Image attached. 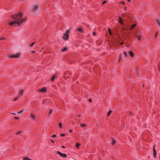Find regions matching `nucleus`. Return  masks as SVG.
I'll return each instance as SVG.
<instances>
[{
  "label": "nucleus",
  "mask_w": 160,
  "mask_h": 160,
  "mask_svg": "<svg viewBox=\"0 0 160 160\" xmlns=\"http://www.w3.org/2000/svg\"><path fill=\"white\" fill-rule=\"evenodd\" d=\"M23 14L21 12L15 14L12 16L14 20L10 21L8 24L13 27L19 26L22 23L26 21L25 18H22Z\"/></svg>",
  "instance_id": "f257e3e1"
},
{
  "label": "nucleus",
  "mask_w": 160,
  "mask_h": 160,
  "mask_svg": "<svg viewBox=\"0 0 160 160\" xmlns=\"http://www.w3.org/2000/svg\"><path fill=\"white\" fill-rule=\"evenodd\" d=\"M39 7V6L38 4L34 5V6L32 7V9L31 11V13L32 14H34L38 11Z\"/></svg>",
  "instance_id": "f03ea898"
},
{
  "label": "nucleus",
  "mask_w": 160,
  "mask_h": 160,
  "mask_svg": "<svg viewBox=\"0 0 160 160\" xmlns=\"http://www.w3.org/2000/svg\"><path fill=\"white\" fill-rule=\"evenodd\" d=\"M21 56V54L20 53H18L10 55L9 56V58H19Z\"/></svg>",
  "instance_id": "7ed1b4c3"
},
{
  "label": "nucleus",
  "mask_w": 160,
  "mask_h": 160,
  "mask_svg": "<svg viewBox=\"0 0 160 160\" xmlns=\"http://www.w3.org/2000/svg\"><path fill=\"white\" fill-rule=\"evenodd\" d=\"M62 38L64 40H67L69 38V35L68 34L64 33L62 36Z\"/></svg>",
  "instance_id": "20e7f679"
},
{
  "label": "nucleus",
  "mask_w": 160,
  "mask_h": 160,
  "mask_svg": "<svg viewBox=\"0 0 160 160\" xmlns=\"http://www.w3.org/2000/svg\"><path fill=\"white\" fill-rule=\"evenodd\" d=\"M57 153L60 156L63 157V158H66L67 157V155L66 154L62 153L59 152V151H57Z\"/></svg>",
  "instance_id": "39448f33"
},
{
  "label": "nucleus",
  "mask_w": 160,
  "mask_h": 160,
  "mask_svg": "<svg viewBox=\"0 0 160 160\" xmlns=\"http://www.w3.org/2000/svg\"><path fill=\"white\" fill-rule=\"evenodd\" d=\"M37 91L39 92H44L46 91V87H43L41 89H38Z\"/></svg>",
  "instance_id": "423d86ee"
},
{
  "label": "nucleus",
  "mask_w": 160,
  "mask_h": 160,
  "mask_svg": "<svg viewBox=\"0 0 160 160\" xmlns=\"http://www.w3.org/2000/svg\"><path fill=\"white\" fill-rule=\"evenodd\" d=\"M30 117L32 120H36V116L34 114L31 113Z\"/></svg>",
  "instance_id": "0eeeda50"
},
{
  "label": "nucleus",
  "mask_w": 160,
  "mask_h": 160,
  "mask_svg": "<svg viewBox=\"0 0 160 160\" xmlns=\"http://www.w3.org/2000/svg\"><path fill=\"white\" fill-rule=\"evenodd\" d=\"M155 145H154L153 147V155L154 158H156V157L157 152L156 151L155 149Z\"/></svg>",
  "instance_id": "6e6552de"
},
{
  "label": "nucleus",
  "mask_w": 160,
  "mask_h": 160,
  "mask_svg": "<svg viewBox=\"0 0 160 160\" xmlns=\"http://www.w3.org/2000/svg\"><path fill=\"white\" fill-rule=\"evenodd\" d=\"M156 22L157 23V24L158 25V26L160 28V19H158V18H156L155 19Z\"/></svg>",
  "instance_id": "1a4fd4ad"
},
{
  "label": "nucleus",
  "mask_w": 160,
  "mask_h": 160,
  "mask_svg": "<svg viewBox=\"0 0 160 160\" xmlns=\"http://www.w3.org/2000/svg\"><path fill=\"white\" fill-rule=\"evenodd\" d=\"M119 22L120 23V24H123V22L122 19L120 17H119Z\"/></svg>",
  "instance_id": "9d476101"
},
{
  "label": "nucleus",
  "mask_w": 160,
  "mask_h": 160,
  "mask_svg": "<svg viewBox=\"0 0 160 160\" xmlns=\"http://www.w3.org/2000/svg\"><path fill=\"white\" fill-rule=\"evenodd\" d=\"M23 92H24V90H20L19 92V95L22 96Z\"/></svg>",
  "instance_id": "9b49d317"
},
{
  "label": "nucleus",
  "mask_w": 160,
  "mask_h": 160,
  "mask_svg": "<svg viewBox=\"0 0 160 160\" xmlns=\"http://www.w3.org/2000/svg\"><path fill=\"white\" fill-rule=\"evenodd\" d=\"M129 54L130 56L131 57H133V53L131 51H130V52H129Z\"/></svg>",
  "instance_id": "f8f14e48"
},
{
  "label": "nucleus",
  "mask_w": 160,
  "mask_h": 160,
  "mask_svg": "<svg viewBox=\"0 0 160 160\" xmlns=\"http://www.w3.org/2000/svg\"><path fill=\"white\" fill-rule=\"evenodd\" d=\"M24 109H22L19 112H18V114H22L23 112H24Z\"/></svg>",
  "instance_id": "ddd939ff"
},
{
  "label": "nucleus",
  "mask_w": 160,
  "mask_h": 160,
  "mask_svg": "<svg viewBox=\"0 0 160 160\" xmlns=\"http://www.w3.org/2000/svg\"><path fill=\"white\" fill-rule=\"evenodd\" d=\"M136 37L139 40H140L141 38V36L140 35H136Z\"/></svg>",
  "instance_id": "4468645a"
},
{
  "label": "nucleus",
  "mask_w": 160,
  "mask_h": 160,
  "mask_svg": "<svg viewBox=\"0 0 160 160\" xmlns=\"http://www.w3.org/2000/svg\"><path fill=\"white\" fill-rule=\"evenodd\" d=\"M123 54L124 56V57L125 58H127L128 57V54H127V52H124Z\"/></svg>",
  "instance_id": "2eb2a0df"
},
{
  "label": "nucleus",
  "mask_w": 160,
  "mask_h": 160,
  "mask_svg": "<svg viewBox=\"0 0 160 160\" xmlns=\"http://www.w3.org/2000/svg\"><path fill=\"white\" fill-rule=\"evenodd\" d=\"M71 29V28H70L69 29L67 30L65 33L66 34H68V33L69 32Z\"/></svg>",
  "instance_id": "dca6fc26"
},
{
  "label": "nucleus",
  "mask_w": 160,
  "mask_h": 160,
  "mask_svg": "<svg viewBox=\"0 0 160 160\" xmlns=\"http://www.w3.org/2000/svg\"><path fill=\"white\" fill-rule=\"evenodd\" d=\"M78 31H79L81 32H83V30L81 28H79L78 29Z\"/></svg>",
  "instance_id": "f3484780"
},
{
  "label": "nucleus",
  "mask_w": 160,
  "mask_h": 160,
  "mask_svg": "<svg viewBox=\"0 0 160 160\" xmlns=\"http://www.w3.org/2000/svg\"><path fill=\"white\" fill-rule=\"evenodd\" d=\"M80 126L82 127H85L87 126V125L85 124H82L80 125Z\"/></svg>",
  "instance_id": "a211bd4d"
},
{
  "label": "nucleus",
  "mask_w": 160,
  "mask_h": 160,
  "mask_svg": "<svg viewBox=\"0 0 160 160\" xmlns=\"http://www.w3.org/2000/svg\"><path fill=\"white\" fill-rule=\"evenodd\" d=\"M112 111L111 110H109V112H108V114H107V116H109L110 114V113L112 112Z\"/></svg>",
  "instance_id": "6ab92c4d"
},
{
  "label": "nucleus",
  "mask_w": 160,
  "mask_h": 160,
  "mask_svg": "<svg viewBox=\"0 0 160 160\" xmlns=\"http://www.w3.org/2000/svg\"><path fill=\"white\" fill-rule=\"evenodd\" d=\"M136 25V24H134L133 25H132V26H131V28L130 29V30H132V29L133 28H134L135 26Z\"/></svg>",
  "instance_id": "aec40b11"
},
{
  "label": "nucleus",
  "mask_w": 160,
  "mask_h": 160,
  "mask_svg": "<svg viewBox=\"0 0 160 160\" xmlns=\"http://www.w3.org/2000/svg\"><path fill=\"white\" fill-rule=\"evenodd\" d=\"M67 50V47H65L62 50V51L64 52V51H66Z\"/></svg>",
  "instance_id": "412c9836"
},
{
  "label": "nucleus",
  "mask_w": 160,
  "mask_h": 160,
  "mask_svg": "<svg viewBox=\"0 0 160 160\" xmlns=\"http://www.w3.org/2000/svg\"><path fill=\"white\" fill-rule=\"evenodd\" d=\"M59 126L61 128H62V124L61 122L59 123Z\"/></svg>",
  "instance_id": "4be33fe9"
},
{
  "label": "nucleus",
  "mask_w": 160,
  "mask_h": 160,
  "mask_svg": "<svg viewBox=\"0 0 160 160\" xmlns=\"http://www.w3.org/2000/svg\"><path fill=\"white\" fill-rule=\"evenodd\" d=\"M35 43H36L35 42H32V43H31V44H30V47H32L35 44Z\"/></svg>",
  "instance_id": "5701e85b"
},
{
  "label": "nucleus",
  "mask_w": 160,
  "mask_h": 160,
  "mask_svg": "<svg viewBox=\"0 0 160 160\" xmlns=\"http://www.w3.org/2000/svg\"><path fill=\"white\" fill-rule=\"evenodd\" d=\"M55 76H52V78L51 79V81H53V80L55 78Z\"/></svg>",
  "instance_id": "b1692460"
},
{
  "label": "nucleus",
  "mask_w": 160,
  "mask_h": 160,
  "mask_svg": "<svg viewBox=\"0 0 160 160\" xmlns=\"http://www.w3.org/2000/svg\"><path fill=\"white\" fill-rule=\"evenodd\" d=\"M52 112V110L51 109H50L49 112L48 113V116L50 115V114Z\"/></svg>",
  "instance_id": "393cba45"
},
{
  "label": "nucleus",
  "mask_w": 160,
  "mask_h": 160,
  "mask_svg": "<svg viewBox=\"0 0 160 160\" xmlns=\"http://www.w3.org/2000/svg\"><path fill=\"white\" fill-rule=\"evenodd\" d=\"M80 145H81V144H80V143H77V144H76V147H77V148H79V146Z\"/></svg>",
  "instance_id": "a878e982"
},
{
  "label": "nucleus",
  "mask_w": 160,
  "mask_h": 160,
  "mask_svg": "<svg viewBox=\"0 0 160 160\" xmlns=\"http://www.w3.org/2000/svg\"><path fill=\"white\" fill-rule=\"evenodd\" d=\"M115 141L114 140H113L112 142V145H114L115 144Z\"/></svg>",
  "instance_id": "bb28decb"
},
{
  "label": "nucleus",
  "mask_w": 160,
  "mask_h": 160,
  "mask_svg": "<svg viewBox=\"0 0 160 160\" xmlns=\"http://www.w3.org/2000/svg\"><path fill=\"white\" fill-rule=\"evenodd\" d=\"M108 31H109V34H110V35H112V33L111 32V29H110V28H108Z\"/></svg>",
  "instance_id": "cd10ccee"
},
{
  "label": "nucleus",
  "mask_w": 160,
  "mask_h": 160,
  "mask_svg": "<svg viewBox=\"0 0 160 160\" xmlns=\"http://www.w3.org/2000/svg\"><path fill=\"white\" fill-rule=\"evenodd\" d=\"M28 158L27 157H25L23 159V160H28Z\"/></svg>",
  "instance_id": "c85d7f7f"
},
{
  "label": "nucleus",
  "mask_w": 160,
  "mask_h": 160,
  "mask_svg": "<svg viewBox=\"0 0 160 160\" xmlns=\"http://www.w3.org/2000/svg\"><path fill=\"white\" fill-rule=\"evenodd\" d=\"M107 3V1H104L102 3V4H103Z\"/></svg>",
  "instance_id": "c756f323"
},
{
  "label": "nucleus",
  "mask_w": 160,
  "mask_h": 160,
  "mask_svg": "<svg viewBox=\"0 0 160 160\" xmlns=\"http://www.w3.org/2000/svg\"><path fill=\"white\" fill-rule=\"evenodd\" d=\"M65 136V134H62L60 135V136L61 137H63Z\"/></svg>",
  "instance_id": "7c9ffc66"
},
{
  "label": "nucleus",
  "mask_w": 160,
  "mask_h": 160,
  "mask_svg": "<svg viewBox=\"0 0 160 160\" xmlns=\"http://www.w3.org/2000/svg\"><path fill=\"white\" fill-rule=\"evenodd\" d=\"M158 69L159 71H160V65L158 66Z\"/></svg>",
  "instance_id": "2f4dec72"
},
{
  "label": "nucleus",
  "mask_w": 160,
  "mask_h": 160,
  "mask_svg": "<svg viewBox=\"0 0 160 160\" xmlns=\"http://www.w3.org/2000/svg\"><path fill=\"white\" fill-rule=\"evenodd\" d=\"M18 98V97L16 98L13 101H16Z\"/></svg>",
  "instance_id": "473e14b6"
},
{
  "label": "nucleus",
  "mask_w": 160,
  "mask_h": 160,
  "mask_svg": "<svg viewBox=\"0 0 160 160\" xmlns=\"http://www.w3.org/2000/svg\"><path fill=\"white\" fill-rule=\"evenodd\" d=\"M6 39V38H0V40H2V39Z\"/></svg>",
  "instance_id": "72a5a7b5"
},
{
  "label": "nucleus",
  "mask_w": 160,
  "mask_h": 160,
  "mask_svg": "<svg viewBox=\"0 0 160 160\" xmlns=\"http://www.w3.org/2000/svg\"><path fill=\"white\" fill-rule=\"evenodd\" d=\"M21 132H22V131H19V132H17V133H16V134H17V135H18V134H19V133H20Z\"/></svg>",
  "instance_id": "f704fd0d"
},
{
  "label": "nucleus",
  "mask_w": 160,
  "mask_h": 160,
  "mask_svg": "<svg viewBox=\"0 0 160 160\" xmlns=\"http://www.w3.org/2000/svg\"><path fill=\"white\" fill-rule=\"evenodd\" d=\"M52 137L54 138L56 137V135L55 134H54L52 136Z\"/></svg>",
  "instance_id": "c9c22d12"
},
{
  "label": "nucleus",
  "mask_w": 160,
  "mask_h": 160,
  "mask_svg": "<svg viewBox=\"0 0 160 160\" xmlns=\"http://www.w3.org/2000/svg\"><path fill=\"white\" fill-rule=\"evenodd\" d=\"M121 3L122 4L124 5L125 4V2L123 1H122V2H121Z\"/></svg>",
  "instance_id": "e433bc0d"
},
{
  "label": "nucleus",
  "mask_w": 160,
  "mask_h": 160,
  "mask_svg": "<svg viewBox=\"0 0 160 160\" xmlns=\"http://www.w3.org/2000/svg\"><path fill=\"white\" fill-rule=\"evenodd\" d=\"M14 118L16 119H18V120L19 119V118H18V117H14Z\"/></svg>",
  "instance_id": "4c0bfd02"
},
{
  "label": "nucleus",
  "mask_w": 160,
  "mask_h": 160,
  "mask_svg": "<svg viewBox=\"0 0 160 160\" xmlns=\"http://www.w3.org/2000/svg\"><path fill=\"white\" fill-rule=\"evenodd\" d=\"M158 32H157L155 34V37H156L157 36V35L158 34Z\"/></svg>",
  "instance_id": "58836bf2"
},
{
  "label": "nucleus",
  "mask_w": 160,
  "mask_h": 160,
  "mask_svg": "<svg viewBox=\"0 0 160 160\" xmlns=\"http://www.w3.org/2000/svg\"><path fill=\"white\" fill-rule=\"evenodd\" d=\"M35 52V51H32V53H34Z\"/></svg>",
  "instance_id": "ea45409f"
},
{
  "label": "nucleus",
  "mask_w": 160,
  "mask_h": 160,
  "mask_svg": "<svg viewBox=\"0 0 160 160\" xmlns=\"http://www.w3.org/2000/svg\"><path fill=\"white\" fill-rule=\"evenodd\" d=\"M51 141L52 142V143H54V141L52 140H51Z\"/></svg>",
  "instance_id": "a19ab883"
},
{
  "label": "nucleus",
  "mask_w": 160,
  "mask_h": 160,
  "mask_svg": "<svg viewBox=\"0 0 160 160\" xmlns=\"http://www.w3.org/2000/svg\"><path fill=\"white\" fill-rule=\"evenodd\" d=\"M93 35H95L96 34V33L95 32H93Z\"/></svg>",
  "instance_id": "79ce46f5"
},
{
  "label": "nucleus",
  "mask_w": 160,
  "mask_h": 160,
  "mask_svg": "<svg viewBox=\"0 0 160 160\" xmlns=\"http://www.w3.org/2000/svg\"><path fill=\"white\" fill-rule=\"evenodd\" d=\"M69 132H72V130H70L69 131Z\"/></svg>",
  "instance_id": "37998d69"
},
{
  "label": "nucleus",
  "mask_w": 160,
  "mask_h": 160,
  "mask_svg": "<svg viewBox=\"0 0 160 160\" xmlns=\"http://www.w3.org/2000/svg\"><path fill=\"white\" fill-rule=\"evenodd\" d=\"M89 101L90 102H91L92 101V100L91 99H89Z\"/></svg>",
  "instance_id": "c03bdc74"
},
{
  "label": "nucleus",
  "mask_w": 160,
  "mask_h": 160,
  "mask_svg": "<svg viewBox=\"0 0 160 160\" xmlns=\"http://www.w3.org/2000/svg\"><path fill=\"white\" fill-rule=\"evenodd\" d=\"M128 2H130L131 1V0H127Z\"/></svg>",
  "instance_id": "a18cd8bd"
},
{
  "label": "nucleus",
  "mask_w": 160,
  "mask_h": 160,
  "mask_svg": "<svg viewBox=\"0 0 160 160\" xmlns=\"http://www.w3.org/2000/svg\"><path fill=\"white\" fill-rule=\"evenodd\" d=\"M62 148H65V147L64 146H62Z\"/></svg>",
  "instance_id": "49530a36"
},
{
  "label": "nucleus",
  "mask_w": 160,
  "mask_h": 160,
  "mask_svg": "<svg viewBox=\"0 0 160 160\" xmlns=\"http://www.w3.org/2000/svg\"><path fill=\"white\" fill-rule=\"evenodd\" d=\"M12 113V114H14V115H16V114L15 113Z\"/></svg>",
  "instance_id": "de8ad7c7"
},
{
  "label": "nucleus",
  "mask_w": 160,
  "mask_h": 160,
  "mask_svg": "<svg viewBox=\"0 0 160 160\" xmlns=\"http://www.w3.org/2000/svg\"><path fill=\"white\" fill-rule=\"evenodd\" d=\"M124 9H125V10H126V7H125L124 8Z\"/></svg>",
  "instance_id": "09e8293b"
},
{
  "label": "nucleus",
  "mask_w": 160,
  "mask_h": 160,
  "mask_svg": "<svg viewBox=\"0 0 160 160\" xmlns=\"http://www.w3.org/2000/svg\"><path fill=\"white\" fill-rule=\"evenodd\" d=\"M121 57H120V58H119V61H120V60L121 59Z\"/></svg>",
  "instance_id": "8fccbe9b"
},
{
  "label": "nucleus",
  "mask_w": 160,
  "mask_h": 160,
  "mask_svg": "<svg viewBox=\"0 0 160 160\" xmlns=\"http://www.w3.org/2000/svg\"><path fill=\"white\" fill-rule=\"evenodd\" d=\"M28 160H32L31 159L28 158Z\"/></svg>",
  "instance_id": "3c124183"
},
{
  "label": "nucleus",
  "mask_w": 160,
  "mask_h": 160,
  "mask_svg": "<svg viewBox=\"0 0 160 160\" xmlns=\"http://www.w3.org/2000/svg\"><path fill=\"white\" fill-rule=\"evenodd\" d=\"M80 116H81L80 115H78V117H80Z\"/></svg>",
  "instance_id": "603ef678"
},
{
  "label": "nucleus",
  "mask_w": 160,
  "mask_h": 160,
  "mask_svg": "<svg viewBox=\"0 0 160 160\" xmlns=\"http://www.w3.org/2000/svg\"><path fill=\"white\" fill-rule=\"evenodd\" d=\"M122 44H123V42L122 43H121V45H122Z\"/></svg>",
  "instance_id": "864d4df0"
},
{
  "label": "nucleus",
  "mask_w": 160,
  "mask_h": 160,
  "mask_svg": "<svg viewBox=\"0 0 160 160\" xmlns=\"http://www.w3.org/2000/svg\"><path fill=\"white\" fill-rule=\"evenodd\" d=\"M130 114H131V112H130Z\"/></svg>",
  "instance_id": "5fc2aeb1"
},
{
  "label": "nucleus",
  "mask_w": 160,
  "mask_h": 160,
  "mask_svg": "<svg viewBox=\"0 0 160 160\" xmlns=\"http://www.w3.org/2000/svg\"><path fill=\"white\" fill-rule=\"evenodd\" d=\"M148 158H149V156H148Z\"/></svg>",
  "instance_id": "6e6d98bb"
}]
</instances>
